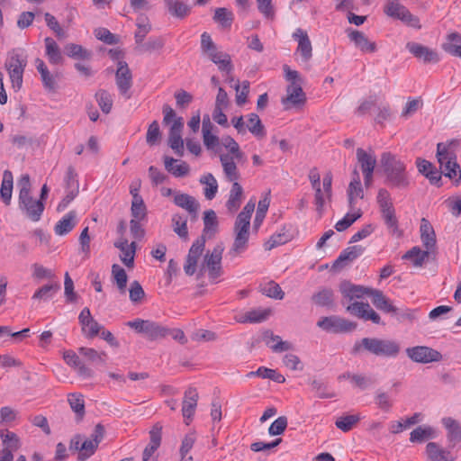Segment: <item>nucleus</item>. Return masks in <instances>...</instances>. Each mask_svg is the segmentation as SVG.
I'll return each instance as SVG.
<instances>
[{
	"instance_id": "1",
	"label": "nucleus",
	"mask_w": 461,
	"mask_h": 461,
	"mask_svg": "<svg viewBox=\"0 0 461 461\" xmlns=\"http://www.w3.org/2000/svg\"><path fill=\"white\" fill-rule=\"evenodd\" d=\"M203 224V234L192 244L184 265L185 273L190 276L196 272L198 260L204 250L205 235L211 230L215 232L218 226L217 215L213 210L210 209L204 212Z\"/></svg>"
},
{
	"instance_id": "2",
	"label": "nucleus",
	"mask_w": 461,
	"mask_h": 461,
	"mask_svg": "<svg viewBox=\"0 0 461 461\" xmlns=\"http://www.w3.org/2000/svg\"><path fill=\"white\" fill-rule=\"evenodd\" d=\"M381 164L385 176L384 183L389 187L402 190L410 187L411 178L404 162L391 153L384 152L381 157Z\"/></svg>"
},
{
	"instance_id": "3",
	"label": "nucleus",
	"mask_w": 461,
	"mask_h": 461,
	"mask_svg": "<svg viewBox=\"0 0 461 461\" xmlns=\"http://www.w3.org/2000/svg\"><path fill=\"white\" fill-rule=\"evenodd\" d=\"M367 351L376 357H395L400 352V345L395 340L378 338H364L355 342L352 353Z\"/></svg>"
},
{
	"instance_id": "4",
	"label": "nucleus",
	"mask_w": 461,
	"mask_h": 461,
	"mask_svg": "<svg viewBox=\"0 0 461 461\" xmlns=\"http://www.w3.org/2000/svg\"><path fill=\"white\" fill-rule=\"evenodd\" d=\"M437 158L441 173L454 182L459 183L461 180V168L456 161L453 142L448 144L438 143Z\"/></svg>"
},
{
	"instance_id": "5",
	"label": "nucleus",
	"mask_w": 461,
	"mask_h": 461,
	"mask_svg": "<svg viewBox=\"0 0 461 461\" xmlns=\"http://www.w3.org/2000/svg\"><path fill=\"white\" fill-rule=\"evenodd\" d=\"M126 326L132 329L135 332L143 335L149 340L164 339L168 332L167 327L151 320L140 318L127 321Z\"/></svg>"
},
{
	"instance_id": "6",
	"label": "nucleus",
	"mask_w": 461,
	"mask_h": 461,
	"mask_svg": "<svg viewBox=\"0 0 461 461\" xmlns=\"http://www.w3.org/2000/svg\"><path fill=\"white\" fill-rule=\"evenodd\" d=\"M27 65V59L16 50L8 54L5 68L8 71L12 87L19 91L23 86V72Z\"/></svg>"
},
{
	"instance_id": "7",
	"label": "nucleus",
	"mask_w": 461,
	"mask_h": 461,
	"mask_svg": "<svg viewBox=\"0 0 461 461\" xmlns=\"http://www.w3.org/2000/svg\"><path fill=\"white\" fill-rule=\"evenodd\" d=\"M223 250V246L221 244H218L212 251H207L200 267V275H203L204 271H207L208 276L212 281H215L221 276V258Z\"/></svg>"
},
{
	"instance_id": "8",
	"label": "nucleus",
	"mask_w": 461,
	"mask_h": 461,
	"mask_svg": "<svg viewBox=\"0 0 461 461\" xmlns=\"http://www.w3.org/2000/svg\"><path fill=\"white\" fill-rule=\"evenodd\" d=\"M317 326L327 332L347 333L355 330L357 324L345 318L332 315L321 318Z\"/></svg>"
},
{
	"instance_id": "9",
	"label": "nucleus",
	"mask_w": 461,
	"mask_h": 461,
	"mask_svg": "<svg viewBox=\"0 0 461 461\" xmlns=\"http://www.w3.org/2000/svg\"><path fill=\"white\" fill-rule=\"evenodd\" d=\"M407 356L416 363L428 364L438 362L442 359V355L436 349L426 346H415L406 348Z\"/></svg>"
},
{
	"instance_id": "10",
	"label": "nucleus",
	"mask_w": 461,
	"mask_h": 461,
	"mask_svg": "<svg viewBox=\"0 0 461 461\" xmlns=\"http://www.w3.org/2000/svg\"><path fill=\"white\" fill-rule=\"evenodd\" d=\"M20 210L32 221H39L44 211L42 201L35 200L31 194L19 197Z\"/></svg>"
},
{
	"instance_id": "11",
	"label": "nucleus",
	"mask_w": 461,
	"mask_h": 461,
	"mask_svg": "<svg viewBox=\"0 0 461 461\" xmlns=\"http://www.w3.org/2000/svg\"><path fill=\"white\" fill-rule=\"evenodd\" d=\"M115 81L121 95L127 99L131 98L129 90L132 86L131 71L125 61L118 62V68L115 73Z\"/></svg>"
},
{
	"instance_id": "12",
	"label": "nucleus",
	"mask_w": 461,
	"mask_h": 461,
	"mask_svg": "<svg viewBox=\"0 0 461 461\" xmlns=\"http://www.w3.org/2000/svg\"><path fill=\"white\" fill-rule=\"evenodd\" d=\"M406 49L418 59L426 64H436L440 60L438 53L422 44L409 41L406 43Z\"/></svg>"
},
{
	"instance_id": "13",
	"label": "nucleus",
	"mask_w": 461,
	"mask_h": 461,
	"mask_svg": "<svg viewBox=\"0 0 461 461\" xmlns=\"http://www.w3.org/2000/svg\"><path fill=\"white\" fill-rule=\"evenodd\" d=\"M346 33L355 47L363 53H374L377 50V46L375 41H371L366 35L358 30L353 28L346 29Z\"/></svg>"
},
{
	"instance_id": "14",
	"label": "nucleus",
	"mask_w": 461,
	"mask_h": 461,
	"mask_svg": "<svg viewBox=\"0 0 461 461\" xmlns=\"http://www.w3.org/2000/svg\"><path fill=\"white\" fill-rule=\"evenodd\" d=\"M293 38L298 41L296 52L301 55L303 62H308L312 57V46L305 31L301 28L295 30Z\"/></svg>"
},
{
	"instance_id": "15",
	"label": "nucleus",
	"mask_w": 461,
	"mask_h": 461,
	"mask_svg": "<svg viewBox=\"0 0 461 461\" xmlns=\"http://www.w3.org/2000/svg\"><path fill=\"white\" fill-rule=\"evenodd\" d=\"M371 288L363 285H354L349 281L344 280L339 284V292L344 300L352 301L353 299L363 298L364 295H368Z\"/></svg>"
},
{
	"instance_id": "16",
	"label": "nucleus",
	"mask_w": 461,
	"mask_h": 461,
	"mask_svg": "<svg viewBox=\"0 0 461 461\" xmlns=\"http://www.w3.org/2000/svg\"><path fill=\"white\" fill-rule=\"evenodd\" d=\"M365 249L360 245H354L345 249L338 258L332 264V269L339 270L343 268L348 262H352L364 252Z\"/></svg>"
},
{
	"instance_id": "17",
	"label": "nucleus",
	"mask_w": 461,
	"mask_h": 461,
	"mask_svg": "<svg viewBox=\"0 0 461 461\" xmlns=\"http://www.w3.org/2000/svg\"><path fill=\"white\" fill-rule=\"evenodd\" d=\"M174 203L178 207L187 211L192 220L197 219L200 204L194 196L187 194H176L174 197Z\"/></svg>"
},
{
	"instance_id": "18",
	"label": "nucleus",
	"mask_w": 461,
	"mask_h": 461,
	"mask_svg": "<svg viewBox=\"0 0 461 461\" xmlns=\"http://www.w3.org/2000/svg\"><path fill=\"white\" fill-rule=\"evenodd\" d=\"M63 358L69 366L77 370L79 376L84 378H91L94 375L93 370L87 367L74 351H65L63 354Z\"/></svg>"
},
{
	"instance_id": "19",
	"label": "nucleus",
	"mask_w": 461,
	"mask_h": 461,
	"mask_svg": "<svg viewBox=\"0 0 461 461\" xmlns=\"http://www.w3.org/2000/svg\"><path fill=\"white\" fill-rule=\"evenodd\" d=\"M235 240L230 249L234 254H240L247 249L249 237V225L235 224Z\"/></svg>"
},
{
	"instance_id": "20",
	"label": "nucleus",
	"mask_w": 461,
	"mask_h": 461,
	"mask_svg": "<svg viewBox=\"0 0 461 461\" xmlns=\"http://www.w3.org/2000/svg\"><path fill=\"white\" fill-rule=\"evenodd\" d=\"M198 401V393L195 388L189 387L185 392L182 405V414L185 419H192L194 414Z\"/></svg>"
},
{
	"instance_id": "21",
	"label": "nucleus",
	"mask_w": 461,
	"mask_h": 461,
	"mask_svg": "<svg viewBox=\"0 0 461 461\" xmlns=\"http://www.w3.org/2000/svg\"><path fill=\"white\" fill-rule=\"evenodd\" d=\"M263 340L274 352H284L293 348L288 341H284L278 335H275L270 330L263 332Z\"/></svg>"
},
{
	"instance_id": "22",
	"label": "nucleus",
	"mask_w": 461,
	"mask_h": 461,
	"mask_svg": "<svg viewBox=\"0 0 461 461\" xmlns=\"http://www.w3.org/2000/svg\"><path fill=\"white\" fill-rule=\"evenodd\" d=\"M220 160L227 180L233 183L238 182L240 175L235 162L236 158L230 157L229 154H221L220 155Z\"/></svg>"
},
{
	"instance_id": "23",
	"label": "nucleus",
	"mask_w": 461,
	"mask_h": 461,
	"mask_svg": "<svg viewBox=\"0 0 461 461\" xmlns=\"http://www.w3.org/2000/svg\"><path fill=\"white\" fill-rule=\"evenodd\" d=\"M364 196L363 188L361 186L360 176L357 169L353 171V179L349 183L348 188V203L351 210L355 209L356 200L362 199Z\"/></svg>"
},
{
	"instance_id": "24",
	"label": "nucleus",
	"mask_w": 461,
	"mask_h": 461,
	"mask_svg": "<svg viewBox=\"0 0 461 461\" xmlns=\"http://www.w3.org/2000/svg\"><path fill=\"white\" fill-rule=\"evenodd\" d=\"M368 295L372 297V303L378 310L387 313L397 312V308L391 303L390 300L384 296L382 291L371 289Z\"/></svg>"
},
{
	"instance_id": "25",
	"label": "nucleus",
	"mask_w": 461,
	"mask_h": 461,
	"mask_svg": "<svg viewBox=\"0 0 461 461\" xmlns=\"http://www.w3.org/2000/svg\"><path fill=\"white\" fill-rule=\"evenodd\" d=\"M420 231L423 246L428 250L433 249L436 245V234L432 225L425 218H422L420 221Z\"/></svg>"
},
{
	"instance_id": "26",
	"label": "nucleus",
	"mask_w": 461,
	"mask_h": 461,
	"mask_svg": "<svg viewBox=\"0 0 461 461\" xmlns=\"http://www.w3.org/2000/svg\"><path fill=\"white\" fill-rule=\"evenodd\" d=\"M286 92L287 96L282 99L284 104L290 103L293 105H300L305 103L306 97L301 84H290L286 88Z\"/></svg>"
},
{
	"instance_id": "27",
	"label": "nucleus",
	"mask_w": 461,
	"mask_h": 461,
	"mask_svg": "<svg viewBox=\"0 0 461 461\" xmlns=\"http://www.w3.org/2000/svg\"><path fill=\"white\" fill-rule=\"evenodd\" d=\"M76 224L77 212L76 211H70L56 223L54 228L55 233L59 236H64L70 232Z\"/></svg>"
},
{
	"instance_id": "28",
	"label": "nucleus",
	"mask_w": 461,
	"mask_h": 461,
	"mask_svg": "<svg viewBox=\"0 0 461 461\" xmlns=\"http://www.w3.org/2000/svg\"><path fill=\"white\" fill-rule=\"evenodd\" d=\"M168 13L177 19H185L191 12V6L180 0H164Z\"/></svg>"
},
{
	"instance_id": "29",
	"label": "nucleus",
	"mask_w": 461,
	"mask_h": 461,
	"mask_svg": "<svg viewBox=\"0 0 461 461\" xmlns=\"http://www.w3.org/2000/svg\"><path fill=\"white\" fill-rule=\"evenodd\" d=\"M292 235L287 230L286 226H283L279 231L274 233L267 241L265 242L264 247L266 250H271L274 248L284 245L292 240Z\"/></svg>"
},
{
	"instance_id": "30",
	"label": "nucleus",
	"mask_w": 461,
	"mask_h": 461,
	"mask_svg": "<svg viewBox=\"0 0 461 461\" xmlns=\"http://www.w3.org/2000/svg\"><path fill=\"white\" fill-rule=\"evenodd\" d=\"M426 452L431 461H454L455 457L447 450L442 449L435 442H429L426 446Z\"/></svg>"
},
{
	"instance_id": "31",
	"label": "nucleus",
	"mask_w": 461,
	"mask_h": 461,
	"mask_svg": "<svg viewBox=\"0 0 461 461\" xmlns=\"http://www.w3.org/2000/svg\"><path fill=\"white\" fill-rule=\"evenodd\" d=\"M242 194V186L238 182L233 183L230 191L229 199L226 203V207L230 212H235L240 208Z\"/></svg>"
},
{
	"instance_id": "32",
	"label": "nucleus",
	"mask_w": 461,
	"mask_h": 461,
	"mask_svg": "<svg viewBox=\"0 0 461 461\" xmlns=\"http://www.w3.org/2000/svg\"><path fill=\"white\" fill-rule=\"evenodd\" d=\"M46 48V56L50 63L57 65L60 64L63 60L60 48L57 42L50 37H47L44 40Z\"/></svg>"
},
{
	"instance_id": "33",
	"label": "nucleus",
	"mask_w": 461,
	"mask_h": 461,
	"mask_svg": "<svg viewBox=\"0 0 461 461\" xmlns=\"http://www.w3.org/2000/svg\"><path fill=\"white\" fill-rule=\"evenodd\" d=\"M13 174L9 170H5L3 174V180L0 188V197L3 203L9 205L13 193Z\"/></svg>"
},
{
	"instance_id": "34",
	"label": "nucleus",
	"mask_w": 461,
	"mask_h": 461,
	"mask_svg": "<svg viewBox=\"0 0 461 461\" xmlns=\"http://www.w3.org/2000/svg\"><path fill=\"white\" fill-rule=\"evenodd\" d=\"M381 217L390 234L397 238L402 235V231L399 228V221L396 217L395 209L381 213Z\"/></svg>"
},
{
	"instance_id": "35",
	"label": "nucleus",
	"mask_w": 461,
	"mask_h": 461,
	"mask_svg": "<svg viewBox=\"0 0 461 461\" xmlns=\"http://www.w3.org/2000/svg\"><path fill=\"white\" fill-rule=\"evenodd\" d=\"M357 158L362 172L374 171L376 165V158L373 154L367 153L363 149L358 148L357 149Z\"/></svg>"
},
{
	"instance_id": "36",
	"label": "nucleus",
	"mask_w": 461,
	"mask_h": 461,
	"mask_svg": "<svg viewBox=\"0 0 461 461\" xmlns=\"http://www.w3.org/2000/svg\"><path fill=\"white\" fill-rule=\"evenodd\" d=\"M68 402L72 411L76 413L77 420H81L86 413L83 395L77 393H68Z\"/></svg>"
},
{
	"instance_id": "37",
	"label": "nucleus",
	"mask_w": 461,
	"mask_h": 461,
	"mask_svg": "<svg viewBox=\"0 0 461 461\" xmlns=\"http://www.w3.org/2000/svg\"><path fill=\"white\" fill-rule=\"evenodd\" d=\"M0 438L4 448H7L12 452L17 451L21 447V441L19 437L13 431L8 429L0 430Z\"/></svg>"
},
{
	"instance_id": "38",
	"label": "nucleus",
	"mask_w": 461,
	"mask_h": 461,
	"mask_svg": "<svg viewBox=\"0 0 461 461\" xmlns=\"http://www.w3.org/2000/svg\"><path fill=\"white\" fill-rule=\"evenodd\" d=\"M247 129L258 139L266 136L265 126L257 113H252L248 115Z\"/></svg>"
},
{
	"instance_id": "39",
	"label": "nucleus",
	"mask_w": 461,
	"mask_h": 461,
	"mask_svg": "<svg viewBox=\"0 0 461 461\" xmlns=\"http://www.w3.org/2000/svg\"><path fill=\"white\" fill-rule=\"evenodd\" d=\"M209 59L217 65L219 70L221 72L230 73L233 69L230 56L226 52L218 50V52L212 55Z\"/></svg>"
},
{
	"instance_id": "40",
	"label": "nucleus",
	"mask_w": 461,
	"mask_h": 461,
	"mask_svg": "<svg viewBox=\"0 0 461 461\" xmlns=\"http://www.w3.org/2000/svg\"><path fill=\"white\" fill-rule=\"evenodd\" d=\"M429 250H421L419 247H413L408 250L403 256L402 259L411 260L414 267H421L425 260L429 258Z\"/></svg>"
},
{
	"instance_id": "41",
	"label": "nucleus",
	"mask_w": 461,
	"mask_h": 461,
	"mask_svg": "<svg viewBox=\"0 0 461 461\" xmlns=\"http://www.w3.org/2000/svg\"><path fill=\"white\" fill-rule=\"evenodd\" d=\"M312 302L321 307H332L334 305V294L330 288H323L312 297Z\"/></svg>"
},
{
	"instance_id": "42",
	"label": "nucleus",
	"mask_w": 461,
	"mask_h": 461,
	"mask_svg": "<svg viewBox=\"0 0 461 461\" xmlns=\"http://www.w3.org/2000/svg\"><path fill=\"white\" fill-rule=\"evenodd\" d=\"M442 423L447 429V438L449 441L460 442L461 426L459 425V423L450 417L443 418Z\"/></svg>"
},
{
	"instance_id": "43",
	"label": "nucleus",
	"mask_w": 461,
	"mask_h": 461,
	"mask_svg": "<svg viewBox=\"0 0 461 461\" xmlns=\"http://www.w3.org/2000/svg\"><path fill=\"white\" fill-rule=\"evenodd\" d=\"M60 290V285L59 283L47 284L40 287L32 295L33 300H44L47 301L51 299L56 293Z\"/></svg>"
},
{
	"instance_id": "44",
	"label": "nucleus",
	"mask_w": 461,
	"mask_h": 461,
	"mask_svg": "<svg viewBox=\"0 0 461 461\" xmlns=\"http://www.w3.org/2000/svg\"><path fill=\"white\" fill-rule=\"evenodd\" d=\"M65 50L67 55L75 59L88 60L92 58V51L78 44L68 43L66 45Z\"/></svg>"
},
{
	"instance_id": "45",
	"label": "nucleus",
	"mask_w": 461,
	"mask_h": 461,
	"mask_svg": "<svg viewBox=\"0 0 461 461\" xmlns=\"http://www.w3.org/2000/svg\"><path fill=\"white\" fill-rule=\"evenodd\" d=\"M172 228L181 239L188 238L187 221L183 215L176 213L172 216Z\"/></svg>"
},
{
	"instance_id": "46",
	"label": "nucleus",
	"mask_w": 461,
	"mask_h": 461,
	"mask_svg": "<svg viewBox=\"0 0 461 461\" xmlns=\"http://www.w3.org/2000/svg\"><path fill=\"white\" fill-rule=\"evenodd\" d=\"M376 201L379 206L380 213L394 210L390 193L385 188H380L377 193Z\"/></svg>"
},
{
	"instance_id": "47",
	"label": "nucleus",
	"mask_w": 461,
	"mask_h": 461,
	"mask_svg": "<svg viewBox=\"0 0 461 461\" xmlns=\"http://www.w3.org/2000/svg\"><path fill=\"white\" fill-rule=\"evenodd\" d=\"M80 355L86 357V359L93 364H104L106 354L104 352H98L91 348L81 347L78 348Z\"/></svg>"
},
{
	"instance_id": "48",
	"label": "nucleus",
	"mask_w": 461,
	"mask_h": 461,
	"mask_svg": "<svg viewBox=\"0 0 461 461\" xmlns=\"http://www.w3.org/2000/svg\"><path fill=\"white\" fill-rule=\"evenodd\" d=\"M406 10L407 8L401 5L399 0H385L384 12L390 17L399 19L402 14H403Z\"/></svg>"
},
{
	"instance_id": "49",
	"label": "nucleus",
	"mask_w": 461,
	"mask_h": 461,
	"mask_svg": "<svg viewBox=\"0 0 461 461\" xmlns=\"http://www.w3.org/2000/svg\"><path fill=\"white\" fill-rule=\"evenodd\" d=\"M112 275L120 292L124 293L128 281L125 270L118 264H113L112 266Z\"/></svg>"
},
{
	"instance_id": "50",
	"label": "nucleus",
	"mask_w": 461,
	"mask_h": 461,
	"mask_svg": "<svg viewBox=\"0 0 461 461\" xmlns=\"http://www.w3.org/2000/svg\"><path fill=\"white\" fill-rule=\"evenodd\" d=\"M360 420L358 414L341 416L337 419L335 425L343 432H348Z\"/></svg>"
},
{
	"instance_id": "51",
	"label": "nucleus",
	"mask_w": 461,
	"mask_h": 461,
	"mask_svg": "<svg viewBox=\"0 0 461 461\" xmlns=\"http://www.w3.org/2000/svg\"><path fill=\"white\" fill-rule=\"evenodd\" d=\"M270 204V199L266 196L258 202V210L254 219L253 229L258 230L262 224Z\"/></svg>"
},
{
	"instance_id": "52",
	"label": "nucleus",
	"mask_w": 461,
	"mask_h": 461,
	"mask_svg": "<svg viewBox=\"0 0 461 461\" xmlns=\"http://www.w3.org/2000/svg\"><path fill=\"white\" fill-rule=\"evenodd\" d=\"M201 50L208 59L218 52L216 44L212 40L211 35L206 32H203L201 35Z\"/></svg>"
},
{
	"instance_id": "53",
	"label": "nucleus",
	"mask_w": 461,
	"mask_h": 461,
	"mask_svg": "<svg viewBox=\"0 0 461 461\" xmlns=\"http://www.w3.org/2000/svg\"><path fill=\"white\" fill-rule=\"evenodd\" d=\"M95 98L102 112L109 113L113 107L112 95L106 90L100 89L96 92Z\"/></svg>"
},
{
	"instance_id": "54",
	"label": "nucleus",
	"mask_w": 461,
	"mask_h": 461,
	"mask_svg": "<svg viewBox=\"0 0 461 461\" xmlns=\"http://www.w3.org/2000/svg\"><path fill=\"white\" fill-rule=\"evenodd\" d=\"M213 20L222 27H230L233 22V14L224 7L215 9Z\"/></svg>"
},
{
	"instance_id": "55",
	"label": "nucleus",
	"mask_w": 461,
	"mask_h": 461,
	"mask_svg": "<svg viewBox=\"0 0 461 461\" xmlns=\"http://www.w3.org/2000/svg\"><path fill=\"white\" fill-rule=\"evenodd\" d=\"M362 216L360 209H357L353 213H347L341 220L335 224V229L338 231H343L349 228L357 219Z\"/></svg>"
},
{
	"instance_id": "56",
	"label": "nucleus",
	"mask_w": 461,
	"mask_h": 461,
	"mask_svg": "<svg viewBox=\"0 0 461 461\" xmlns=\"http://www.w3.org/2000/svg\"><path fill=\"white\" fill-rule=\"evenodd\" d=\"M222 144L229 149L228 154L230 155V157L236 158L237 161H240L243 158L244 153L240 150L238 142L233 138L230 136L223 138Z\"/></svg>"
},
{
	"instance_id": "57",
	"label": "nucleus",
	"mask_w": 461,
	"mask_h": 461,
	"mask_svg": "<svg viewBox=\"0 0 461 461\" xmlns=\"http://www.w3.org/2000/svg\"><path fill=\"white\" fill-rule=\"evenodd\" d=\"M98 445L92 439L82 440V444L80 446L81 452L78 453L77 460L78 461H86L91 456H93L97 449Z\"/></svg>"
},
{
	"instance_id": "58",
	"label": "nucleus",
	"mask_w": 461,
	"mask_h": 461,
	"mask_svg": "<svg viewBox=\"0 0 461 461\" xmlns=\"http://www.w3.org/2000/svg\"><path fill=\"white\" fill-rule=\"evenodd\" d=\"M261 292L267 297L282 300L285 293L282 291L280 285L274 281H270L261 287Z\"/></svg>"
},
{
	"instance_id": "59",
	"label": "nucleus",
	"mask_w": 461,
	"mask_h": 461,
	"mask_svg": "<svg viewBox=\"0 0 461 461\" xmlns=\"http://www.w3.org/2000/svg\"><path fill=\"white\" fill-rule=\"evenodd\" d=\"M136 246V242L132 241L129 247L120 249V258L127 267H133Z\"/></svg>"
},
{
	"instance_id": "60",
	"label": "nucleus",
	"mask_w": 461,
	"mask_h": 461,
	"mask_svg": "<svg viewBox=\"0 0 461 461\" xmlns=\"http://www.w3.org/2000/svg\"><path fill=\"white\" fill-rule=\"evenodd\" d=\"M95 36L101 41L109 44V45H114L119 42V38L115 34L112 33L108 29L106 28H97L94 32Z\"/></svg>"
},
{
	"instance_id": "61",
	"label": "nucleus",
	"mask_w": 461,
	"mask_h": 461,
	"mask_svg": "<svg viewBox=\"0 0 461 461\" xmlns=\"http://www.w3.org/2000/svg\"><path fill=\"white\" fill-rule=\"evenodd\" d=\"M168 144L177 156L184 155V141L181 132H169Z\"/></svg>"
},
{
	"instance_id": "62",
	"label": "nucleus",
	"mask_w": 461,
	"mask_h": 461,
	"mask_svg": "<svg viewBox=\"0 0 461 461\" xmlns=\"http://www.w3.org/2000/svg\"><path fill=\"white\" fill-rule=\"evenodd\" d=\"M165 45V41L161 36L150 37L147 42L140 44V50L151 53L161 50Z\"/></svg>"
},
{
	"instance_id": "63",
	"label": "nucleus",
	"mask_w": 461,
	"mask_h": 461,
	"mask_svg": "<svg viewBox=\"0 0 461 461\" xmlns=\"http://www.w3.org/2000/svg\"><path fill=\"white\" fill-rule=\"evenodd\" d=\"M131 216L135 220H143L146 217V206L142 197H135V201L131 203Z\"/></svg>"
},
{
	"instance_id": "64",
	"label": "nucleus",
	"mask_w": 461,
	"mask_h": 461,
	"mask_svg": "<svg viewBox=\"0 0 461 461\" xmlns=\"http://www.w3.org/2000/svg\"><path fill=\"white\" fill-rule=\"evenodd\" d=\"M311 386L317 397L322 399L332 398L335 396L333 393H329L327 385L321 380L313 379L311 381Z\"/></svg>"
}]
</instances>
